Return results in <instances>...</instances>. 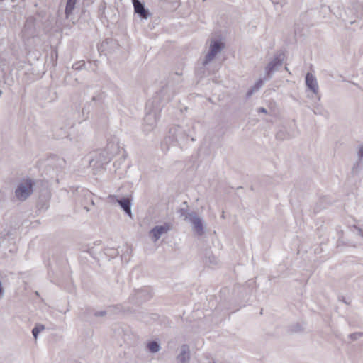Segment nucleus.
Returning a JSON list of instances; mask_svg holds the SVG:
<instances>
[{
	"label": "nucleus",
	"instance_id": "nucleus-15",
	"mask_svg": "<svg viewBox=\"0 0 363 363\" xmlns=\"http://www.w3.org/2000/svg\"><path fill=\"white\" fill-rule=\"evenodd\" d=\"M179 213L180 217L182 218L183 220L185 221H189L191 217H193V216L196 214L195 212H189L186 208H180L179 210Z\"/></svg>",
	"mask_w": 363,
	"mask_h": 363
},
{
	"label": "nucleus",
	"instance_id": "nucleus-24",
	"mask_svg": "<svg viewBox=\"0 0 363 363\" xmlns=\"http://www.w3.org/2000/svg\"><path fill=\"white\" fill-rule=\"evenodd\" d=\"M103 99H104V95H103V94H99V95H97V96H94L92 97V101H95V102H96V101H101Z\"/></svg>",
	"mask_w": 363,
	"mask_h": 363
},
{
	"label": "nucleus",
	"instance_id": "nucleus-11",
	"mask_svg": "<svg viewBox=\"0 0 363 363\" xmlns=\"http://www.w3.org/2000/svg\"><path fill=\"white\" fill-rule=\"evenodd\" d=\"M190 359V350L187 345H183L181 347V351L177 356L178 363H189Z\"/></svg>",
	"mask_w": 363,
	"mask_h": 363
},
{
	"label": "nucleus",
	"instance_id": "nucleus-16",
	"mask_svg": "<svg viewBox=\"0 0 363 363\" xmlns=\"http://www.w3.org/2000/svg\"><path fill=\"white\" fill-rule=\"evenodd\" d=\"M149 351L152 353H156L161 349L160 345L157 341L149 342L147 345Z\"/></svg>",
	"mask_w": 363,
	"mask_h": 363
},
{
	"label": "nucleus",
	"instance_id": "nucleus-1",
	"mask_svg": "<svg viewBox=\"0 0 363 363\" xmlns=\"http://www.w3.org/2000/svg\"><path fill=\"white\" fill-rule=\"evenodd\" d=\"M169 88L164 87L158 91L152 100H149L146 104V113L143 122V130L146 133L152 130L160 117V111L162 106L160 104V101H170L171 98L168 96L165 97V94L168 92Z\"/></svg>",
	"mask_w": 363,
	"mask_h": 363
},
{
	"label": "nucleus",
	"instance_id": "nucleus-13",
	"mask_svg": "<svg viewBox=\"0 0 363 363\" xmlns=\"http://www.w3.org/2000/svg\"><path fill=\"white\" fill-rule=\"evenodd\" d=\"M77 0H67L65 7V15L67 18H69L75 8Z\"/></svg>",
	"mask_w": 363,
	"mask_h": 363
},
{
	"label": "nucleus",
	"instance_id": "nucleus-19",
	"mask_svg": "<svg viewBox=\"0 0 363 363\" xmlns=\"http://www.w3.org/2000/svg\"><path fill=\"white\" fill-rule=\"evenodd\" d=\"M361 337H363V333L362 332H356V333H351V334L349 335V337L352 340H358Z\"/></svg>",
	"mask_w": 363,
	"mask_h": 363
},
{
	"label": "nucleus",
	"instance_id": "nucleus-14",
	"mask_svg": "<svg viewBox=\"0 0 363 363\" xmlns=\"http://www.w3.org/2000/svg\"><path fill=\"white\" fill-rule=\"evenodd\" d=\"M109 149L113 150L110 153L107 152L106 150L104 151L107 154V157L102 161L104 163H107L111 160L112 157L116 154L118 148L113 143H108L107 145V150H108Z\"/></svg>",
	"mask_w": 363,
	"mask_h": 363
},
{
	"label": "nucleus",
	"instance_id": "nucleus-29",
	"mask_svg": "<svg viewBox=\"0 0 363 363\" xmlns=\"http://www.w3.org/2000/svg\"><path fill=\"white\" fill-rule=\"evenodd\" d=\"M281 134H282V133H281V132H279V133L277 134V137L278 138H281Z\"/></svg>",
	"mask_w": 363,
	"mask_h": 363
},
{
	"label": "nucleus",
	"instance_id": "nucleus-25",
	"mask_svg": "<svg viewBox=\"0 0 363 363\" xmlns=\"http://www.w3.org/2000/svg\"><path fill=\"white\" fill-rule=\"evenodd\" d=\"M106 314V311H96L94 315L95 316H104Z\"/></svg>",
	"mask_w": 363,
	"mask_h": 363
},
{
	"label": "nucleus",
	"instance_id": "nucleus-20",
	"mask_svg": "<svg viewBox=\"0 0 363 363\" xmlns=\"http://www.w3.org/2000/svg\"><path fill=\"white\" fill-rule=\"evenodd\" d=\"M264 79H259V80H257L255 84H254V86H252L256 91H258L263 85L264 84Z\"/></svg>",
	"mask_w": 363,
	"mask_h": 363
},
{
	"label": "nucleus",
	"instance_id": "nucleus-23",
	"mask_svg": "<svg viewBox=\"0 0 363 363\" xmlns=\"http://www.w3.org/2000/svg\"><path fill=\"white\" fill-rule=\"evenodd\" d=\"M208 262L210 264H213V265H216L218 264L217 258L213 255L208 257Z\"/></svg>",
	"mask_w": 363,
	"mask_h": 363
},
{
	"label": "nucleus",
	"instance_id": "nucleus-10",
	"mask_svg": "<svg viewBox=\"0 0 363 363\" xmlns=\"http://www.w3.org/2000/svg\"><path fill=\"white\" fill-rule=\"evenodd\" d=\"M189 222L192 224L193 228L197 235H202L203 233V223L202 219L197 215L196 213L194 216H193V217H191Z\"/></svg>",
	"mask_w": 363,
	"mask_h": 363
},
{
	"label": "nucleus",
	"instance_id": "nucleus-32",
	"mask_svg": "<svg viewBox=\"0 0 363 363\" xmlns=\"http://www.w3.org/2000/svg\"><path fill=\"white\" fill-rule=\"evenodd\" d=\"M359 233L361 234L362 236H363V231L361 229H359Z\"/></svg>",
	"mask_w": 363,
	"mask_h": 363
},
{
	"label": "nucleus",
	"instance_id": "nucleus-34",
	"mask_svg": "<svg viewBox=\"0 0 363 363\" xmlns=\"http://www.w3.org/2000/svg\"><path fill=\"white\" fill-rule=\"evenodd\" d=\"M299 330H300V329H296V330H295V332H297V331H298Z\"/></svg>",
	"mask_w": 363,
	"mask_h": 363
},
{
	"label": "nucleus",
	"instance_id": "nucleus-22",
	"mask_svg": "<svg viewBox=\"0 0 363 363\" xmlns=\"http://www.w3.org/2000/svg\"><path fill=\"white\" fill-rule=\"evenodd\" d=\"M357 157L359 162H360L363 159V143L359 146L358 152H357Z\"/></svg>",
	"mask_w": 363,
	"mask_h": 363
},
{
	"label": "nucleus",
	"instance_id": "nucleus-6",
	"mask_svg": "<svg viewBox=\"0 0 363 363\" xmlns=\"http://www.w3.org/2000/svg\"><path fill=\"white\" fill-rule=\"evenodd\" d=\"M172 225L169 223H165L162 225H156L150 231V235L154 242L157 241L160 237L172 230Z\"/></svg>",
	"mask_w": 363,
	"mask_h": 363
},
{
	"label": "nucleus",
	"instance_id": "nucleus-21",
	"mask_svg": "<svg viewBox=\"0 0 363 363\" xmlns=\"http://www.w3.org/2000/svg\"><path fill=\"white\" fill-rule=\"evenodd\" d=\"M84 65L85 64L84 62H78L72 65V68L76 70H80L82 68V67L84 66Z\"/></svg>",
	"mask_w": 363,
	"mask_h": 363
},
{
	"label": "nucleus",
	"instance_id": "nucleus-33",
	"mask_svg": "<svg viewBox=\"0 0 363 363\" xmlns=\"http://www.w3.org/2000/svg\"><path fill=\"white\" fill-rule=\"evenodd\" d=\"M84 209H86V211H89V208L87 206H84Z\"/></svg>",
	"mask_w": 363,
	"mask_h": 363
},
{
	"label": "nucleus",
	"instance_id": "nucleus-27",
	"mask_svg": "<svg viewBox=\"0 0 363 363\" xmlns=\"http://www.w3.org/2000/svg\"><path fill=\"white\" fill-rule=\"evenodd\" d=\"M257 112L259 113H267V111L265 108L264 107H260L257 109Z\"/></svg>",
	"mask_w": 363,
	"mask_h": 363
},
{
	"label": "nucleus",
	"instance_id": "nucleus-17",
	"mask_svg": "<svg viewBox=\"0 0 363 363\" xmlns=\"http://www.w3.org/2000/svg\"><path fill=\"white\" fill-rule=\"evenodd\" d=\"M45 329V326L42 324H37L32 330V334L35 339H37L40 332Z\"/></svg>",
	"mask_w": 363,
	"mask_h": 363
},
{
	"label": "nucleus",
	"instance_id": "nucleus-8",
	"mask_svg": "<svg viewBox=\"0 0 363 363\" xmlns=\"http://www.w3.org/2000/svg\"><path fill=\"white\" fill-rule=\"evenodd\" d=\"M306 84L308 89H310L315 95L318 94V84L316 77L310 72L306 75Z\"/></svg>",
	"mask_w": 363,
	"mask_h": 363
},
{
	"label": "nucleus",
	"instance_id": "nucleus-7",
	"mask_svg": "<svg viewBox=\"0 0 363 363\" xmlns=\"http://www.w3.org/2000/svg\"><path fill=\"white\" fill-rule=\"evenodd\" d=\"M108 199H110L111 200H114L116 199V201L118 202V203L120 205V206L121 207V208L123 210V211L128 214L129 216H131V201L130 199L128 198H125V197H123V198H121V199H117L116 196H113V195H110L108 196Z\"/></svg>",
	"mask_w": 363,
	"mask_h": 363
},
{
	"label": "nucleus",
	"instance_id": "nucleus-3",
	"mask_svg": "<svg viewBox=\"0 0 363 363\" xmlns=\"http://www.w3.org/2000/svg\"><path fill=\"white\" fill-rule=\"evenodd\" d=\"M33 182L28 179L19 183L15 191V195L19 201L26 200L33 192Z\"/></svg>",
	"mask_w": 363,
	"mask_h": 363
},
{
	"label": "nucleus",
	"instance_id": "nucleus-5",
	"mask_svg": "<svg viewBox=\"0 0 363 363\" xmlns=\"http://www.w3.org/2000/svg\"><path fill=\"white\" fill-rule=\"evenodd\" d=\"M284 60V56L282 54H278L267 64L265 67V74L267 79H271L274 73L279 69L282 65Z\"/></svg>",
	"mask_w": 363,
	"mask_h": 363
},
{
	"label": "nucleus",
	"instance_id": "nucleus-9",
	"mask_svg": "<svg viewBox=\"0 0 363 363\" xmlns=\"http://www.w3.org/2000/svg\"><path fill=\"white\" fill-rule=\"evenodd\" d=\"M135 302L141 303L148 300L151 296V290L148 287H144L135 291Z\"/></svg>",
	"mask_w": 363,
	"mask_h": 363
},
{
	"label": "nucleus",
	"instance_id": "nucleus-18",
	"mask_svg": "<svg viewBox=\"0 0 363 363\" xmlns=\"http://www.w3.org/2000/svg\"><path fill=\"white\" fill-rule=\"evenodd\" d=\"M84 196L86 197V199H89L91 202V204L92 206H94V201L93 199V194L89 191V190H83Z\"/></svg>",
	"mask_w": 363,
	"mask_h": 363
},
{
	"label": "nucleus",
	"instance_id": "nucleus-31",
	"mask_svg": "<svg viewBox=\"0 0 363 363\" xmlns=\"http://www.w3.org/2000/svg\"><path fill=\"white\" fill-rule=\"evenodd\" d=\"M85 111H86V108H84L82 109V113H83V114H84V113H85Z\"/></svg>",
	"mask_w": 363,
	"mask_h": 363
},
{
	"label": "nucleus",
	"instance_id": "nucleus-12",
	"mask_svg": "<svg viewBox=\"0 0 363 363\" xmlns=\"http://www.w3.org/2000/svg\"><path fill=\"white\" fill-rule=\"evenodd\" d=\"M135 12L139 14L143 18L147 19L149 16L148 11L145 9L144 4L139 0H132Z\"/></svg>",
	"mask_w": 363,
	"mask_h": 363
},
{
	"label": "nucleus",
	"instance_id": "nucleus-2",
	"mask_svg": "<svg viewBox=\"0 0 363 363\" xmlns=\"http://www.w3.org/2000/svg\"><path fill=\"white\" fill-rule=\"evenodd\" d=\"M195 125L194 123L185 125H174L169 130V135L165 138V143H172L174 145H179L182 147L186 144L189 138L195 141L194 138Z\"/></svg>",
	"mask_w": 363,
	"mask_h": 363
},
{
	"label": "nucleus",
	"instance_id": "nucleus-4",
	"mask_svg": "<svg viewBox=\"0 0 363 363\" xmlns=\"http://www.w3.org/2000/svg\"><path fill=\"white\" fill-rule=\"evenodd\" d=\"M225 48V43L220 40H211L209 44V50L206 55L203 65L210 63L215 56L220 53Z\"/></svg>",
	"mask_w": 363,
	"mask_h": 363
},
{
	"label": "nucleus",
	"instance_id": "nucleus-26",
	"mask_svg": "<svg viewBox=\"0 0 363 363\" xmlns=\"http://www.w3.org/2000/svg\"><path fill=\"white\" fill-rule=\"evenodd\" d=\"M257 91L253 87L250 89L247 92V97H250L254 92Z\"/></svg>",
	"mask_w": 363,
	"mask_h": 363
},
{
	"label": "nucleus",
	"instance_id": "nucleus-28",
	"mask_svg": "<svg viewBox=\"0 0 363 363\" xmlns=\"http://www.w3.org/2000/svg\"><path fill=\"white\" fill-rule=\"evenodd\" d=\"M4 296V289L2 287L1 281H0V298L3 297Z\"/></svg>",
	"mask_w": 363,
	"mask_h": 363
},
{
	"label": "nucleus",
	"instance_id": "nucleus-30",
	"mask_svg": "<svg viewBox=\"0 0 363 363\" xmlns=\"http://www.w3.org/2000/svg\"><path fill=\"white\" fill-rule=\"evenodd\" d=\"M108 39H106L104 42L102 43L101 46L104 45V43H108Z\"/></svg>",
	"mask_w": 363,
	"mask_h": 363
}]
</instances>
